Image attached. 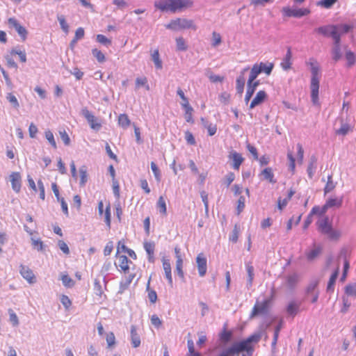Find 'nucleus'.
Segmentation results:
<instances>
[{
	"mask_svg": "<svg viewBox=\"0 0 356 356\" xmlns=\"http://www.w3.org/2000/svg\"><path fill=\"white\" fill-rule=\"evenodd\" d=\"M306 65L310 67L312 72L311 79V98L314 104H318V90H319V65L316 60L314 58H310L306 62Z\"/></svg>",
	"mask_w": 356,
	"mask_h": 356,
	"instance_id": "nucleus-1",
	"label": "nucleus"
},
{
	"mask_svg": "<svg viewBox=\"0 0 356 356\" xmlns=\"http://www.w3.org/2000/svg\"><path fill=\"white\" fill-rule=\"evenodd\" d=\"M193 2L190 0H159L156 1L154 6L161 11H170L176 13L183 9L190 8Z\"/></svg>",
	"mask_w": 356,
	"mask_h": 356,
	"instance_id": "nucleus-2",
	"label": "nucleus"
},
{
	"mask_svg": "<svg viewBox=\"0 0 356 356\" xmlns=\"http://www.w3.org/2000/svg\"><path fill=\"white\" fill-rule=\"evenodd\" d=\"M261 337L260 333H255L249 336L245 340L234 343L232 347L236 354L245 351L248 355H252L254 352L252 343H257L260 341Z\"/></svg>",
	"mask_w": 356,
	"mask_h": 356,
	"instance_id": "nucleus-3",
	"label": "nucleus"
},
{
	"mask_svg": "<svg viewBox=\"0 0 356 356\" xmlns=\"http://www.w3.org/2000/svg\"><path fill=\"white\" fill-rule=\"evenodd\" d=\"M318 230L323 234L327 235L330 239H337L340 236L339 232L332 228V221L326 216H321L316 222Z\"/></svg>",
	"mask_w": 356,
	"mask_h": 356,
	"instance_id": "nucleus-4",
	"label": "nucleus"
},
{
	"mask_svg": "<svg viewBox=\"0 0 356 356\" xmlns=\"http://www.w3.org/2000/svg\"><path fill=\"white\" fill-rule=\"evenodd\" d=\"M166 29L179 31L182 29H196V26L194 24L193 21L184 18H177L176 19L170 21V22L165 25Z\"/></svg>",
	"mask_w": 356,
	"mask_h": 356,
	"instance_id": "nucleus-5",
	"label": "nucleus"
},
{
	"mask_svg": "<svg viewBox=\"0 0 356 356\" xmlns=\"http://www.w3.org/2000/svg\"><path fill=\"white\" fill-rule=\"evenodd\" d=\"M115 257L118 259V267L120 268V270L124 275L128 274L127 276H125V284L129 285L135 277L134 274H129V264H132V262L125 255H118Z\"/></svg>",
	"mask_w": 356,
	"mask_h": 356,
	"instance_id": "nucleus-6",
	"label": "nucleus"
},
{
	"mask_svg": "<svg viewBox=\"0 0 356 356\" xmlns=\"http://www.w3.org/2000/svg\"><path fill=\"white\" fill-rule=\"evenodd\" d=\"M8 24L10 28L15 29L20 36L22 41H25L27 38L28 31L26 29L21 25L19 22L14 17L8 19Z\"/></svg>",
	"mask_w": 356,
	"mask_h": 356,
	"instance_id": "nucleus-7",
	"label": "nucleus"
},
{
	"mask_svg": "<svg viewBox=\"0 0 356 356\" xmlns=\"http://www.w3.org/2000/svg\"><path fill=\"white\" fill-rule=\"evenodd\" d=\"M269 303L270 301L268 300H265L261 302H257L251 312L250 318H252L257 315L266 313L268 311Z\"/></svg>",
	"mask_w": 356,
	"mask_h": 356,
	"instance_id": "nucleus-8",
	"label": "nucleus"
},
{
	"mask_svg": "<svg viewBox=\"0 0 356 356\" xmlns=\"http://www.w3.org/2000/svg\"><path fill=\"white\" fill-rule=\"evenodd\" d=\"M343 203V197H330L329 198L321 209V213H325L327 210L332 207L339 208L341 207Z\"/></svg>",
	"mask_w": 356,
	"mask_h": 356,
	"instance_id": "nucleus-9",
	"label": "nucleus"
},
{
	"mask_svg": "<svg viewBox=\"0 0 356 356\" xmlns=\"http://www.w3.org/2000/svg\"><path fill=\"white\" fill-rule=\"evenodd\" d=\"M283 13L284 15L287 17H300L309 14V10L306 8L291 9L289 7H286L283 8Z\"/></svg>",
	"mask_w": 356,
	"mask_h": 356,
	"instance_id": "nucleus-10",
	"label": "nucleus"
},
{
	"mask_svg": "<svg viewBox=\"0 0 356 356\" xmlns=\"http://www.w3.org/2000/svg\"><path fill=\"white\" fill-rule=\"evenodd\" d=\"M9 177L13 190L16 193H19L22 186L21 174L19 172H13Z\"/></svg>",
	"mask_w": 356,
	"mask_h": 356,
	"instance_id": "nucleus-11",
	"label": "nucleus"
},
{
	"mask_svg": "<svg viewBox=\"0 0 356 356\" xmlns=\"http://www.w3.org/2000/svg\"><path fill=\"white\" fill-rule=\"evenodd\" d=\"M196 263L200 276L203 277L207 273V259L203 253H200L196 257Z\"/></svg>",
	"mask_w": 356,
	"mask_h": 356,
	"instance_id": "nucleus-12",
	"label": "nucleus"
},
{
	"mask_svg": "<svg viewBox=\"0 0 356 356\" xmlns=\"http://www.w3.org/2000/svg\"><path fill=\"white\" fill-rule=\"evenodd\" d=\"M19 273L30 284H33L36 282V277L29 267L21 265Z\"/></svg>",
	"mask_w": 356,
	"mask_h": 356,
	"instance_id": "nucleus-13",
	"label": "nucleus"
},
{
	"mask_svg": "<svg viewBox=\"0 0 356 356\" xmlns=\"http://www.w3.org/2000/svg\"><path fill=\"white\" fill-rule=\"evenodd\" d=\"M228 158L232 161V168L234 170H238L241 165L244 161L242 155L236 151H232L229 152Z\"/></svg>",
	"mask_w": 356,
	"mask_h": 356,
	"instance_id": "nucleus-14",
	"label": "nucleus"
},
{
	"mask_svg": "<svg viewBox=\"0 0 356 356\" xmlns=\"http://www.w3.org/2000/svg\"><path fill=\"white\" fill-rule=\"evenodd\" d=\"M83 114L92 129L99 130L100 129L101 124L88 110L83 109Z\"/></svg>",
	"mask_w": 356,
	"mask_h": 356,
	"instance_id": "nucleus-15",
	"label": "nucleus"
},
{
	"mask_svg": "<svg viewBox=\"0 0 356 356\" xmlns=\"http://www.w3.org/2000/svg\"><path fill=\"white\" fill-rule=\"evenodd\" d=\"M130 337L131 345L134 348H138L141 344L140 334L137 332L136 325H131L130 329Z\"/></svg>",
	"mask_w": 356,
	"mask_h": 356,
	"instance_id": "nucleus-16",
	"label": "nucleus"
},
{
	"mask_svg": "<svg viewBox=\"0 0 356 356\" xmlns=\"http://www.w3.org/2000/svg\"><path fill=\"white\" fill-rule=\"evenodd\" d=\"M267 98V94L264 90H259L250 104V108L252 109L257 105L263 103Z\"/></svg>",
	"mask_w": 356,
	"mask_h": 356,
	"instance_id": "nucleus-17",
	"label": "nucleus"
},
{
	"mask_svg": "<svg viewBox=\"0 0 356 356\" xmlns=\"http://www.w3.org/2000/svg\"><path fill=\"white\" fill-rule=\"evenodd\" d=\"M163 268L165 273V277L167 278L168 283L172 284V277L171 273V265L170 260L165 258L162 259Z\"/></svg>",
	"mask_w": 356,
	"mask_h": 356,
	"instance_id": "nucleus-18",
	"label": "nucleus"
},
{
	"mask_svg": "<svg viewBox=\"0 0 356 356\" xmlns=\"http://www.w3.org/2000/svg\"><path fill=\"white\" fill-rule=\"evenodd\" d=\"M292 53L291 48H288L286 54L281 63V66L284 70H289L291 67Z\"/></svg>",
	"mask_w": 356,
	"mask_h": 356,
	"instance_id": "nucleus-19",
	"label": "nucleus"
},
{
	"mask_svg": "<svg viewBox=\"0 0 356 356\" xmlns=\"http://www.w3.org/2000/svg\"><path fill=\"white\" fill-rule=\"evenodd\" d=\"M150 282H151V277L149 278L147 285H146V291L147 293V298L149 300V302L152 304L156 303L157 301V294L156 292L153 289L150 288Z\"/></svg>",
	"mask_w": 356,
	"mask_h": 356,
	"instance_id": "nucleus-20",
	"label": "nucleus"
},
{
	"mask_svg": "<svg viewBox=\"0 0 356 356\" xmlns=\"http://www.w3.org/2000/svg\"><path fill=\"white\" fill-rule=\"evenodd\" d=\"M248 70V68L243 69V71L241 73V75L236 79V88L237 92L239 94H242L243 92L245 82V76H244V73Z\"/></svg>",
	"mask_w": 356,
	"mask_h": 356,
	"instance_id": "nucleus-21",
	"label": "nucleus"
},
{
	"mask_svg": "<svg viewBox=\"0 0 356 356\" xmlns=\"http://www.w3.org/2000/svg\"><path fill=\"white\" fill-rule=\"evenodd\" d=\"M261 72H262L261 67L259 66L258 64H254L250 70V74L248 81H249L250 83L255 82L254 80Z\"/></svg>",
	"mask_w": 356,
	"mask_h": 356,
	"instance_id": "nucleus-22",
	"label": "nucleus"
},
{
	"mask_svg": "<svg viewBox=\"0 0 356 356\" xmlns=\"http://www.w3.org/2000/svg\"><path fill=\"white\" fill-rule=\"evenodd\" d=\"M79 184L81 186H84L88 181V168L86 165H82L79 168Z\"/></svg>",
	"mask_w": 356,
	"mask_h": 356,
	"instance_id": "nucleus-23",
	"label": "nucleus"
},
{
	"mask_svg": "<svg viewBox=\"0 0 356 356\" xmlns=\"http://www.w3.org/2000/svg\"><path fill=\"white\" fill-rule=\"evenodd\" d=\"M295 191L291 189L288 193L286 197L282 199L279 198L277 201V207L280 210H282L288 204L289 201L291 199L292 196L294 195Z\"/></svg>",
	"mask_w": 356,
	"mask_h": 356,
	"instance_id": "nucleus-24",
	"label": "nucleus"
},
{
	"mask_svg": "<svg viewBox=\"0 0 356 356\" xmlns=\"http://www.w3.org/2000/svg\"><path fill=\"white\" fill-rule=\"evenodd\" d=\"M330 33V36L334 40L335 45L339 46L340 44L341 33L339 32L338 27L337 26H331V31Z\"/></svg>",
	"mask_w": 356,
	"mask_h": 356,
	"instance_id": "nucleus-25",
	"label": "nucleus"
},
{
	"mask_svg": "<svg viewBox=\"0 0 356 356\" xmlns=\"http://www.w3.org/2000/svg\"><path fill=\"white\" fill-rule=\"evenodd\" d=\"M339 268L337 267V268L335 269L334 273L330 276V280L327 283V290L328 291H334V286L336 280L339 275Z\"/></svg>",
	"mask_w": 356,
	"mask_h": 356,
	"instance_id": "nucleus-26",
	"label": "nucleus"
},
{
	"mask_svg": "<svg viewBox=\"0 0 356 356\" xmlns=\"http://www.w3.org/2000/svg\"><path fill=\"white\" fill-rule=\"evenodd\" d=\"M135 86L136 89L140 87H144L147 90H149L150 89L147 79L145 76L137 77L135 81Z\"/></svg>",
	"mask_w": 356,
	"mask_h": 356,
	"instance_id": "nucleus-27",
	"label": "nucleus"
},
{
	"mask_svg": "<svg viewBox=\"0 0 356 356\" xmlns=\"http://www.w3.org/2000/svg\"><path fill=\"white\" fill-rule=\"evenodd\" d=\"M264 178L268 180L270 183H276V179H274V174L271 168H266L261 172Z\"/></svg>",
	"mask_w": 356,
	"mask_h": 356,
	"instance_id": "nucleus-28",
	"label": "nucleus"
},
{
	"mask_svg": "<svg viewBox=\"0 0 356 356\" xmlns=\"http://www.w3.org/2000/svg\"><path fill=\"white\" fill-rule=\"evenodd\" d=\"M118 124L123 129H127L131 124V121L127 114H120L118 116Z\"/></svg>",
	"mask_w": 356,
	"mask_h": 356,
	"instance_id": "nucleus-29",
	"label": "nucleus"
},
{
	"mask_svg": "<svg viewBox=\"0 0 356 356\" xmlns=\"http://www.w3.org/2000/svg\"><path fill=\"white\" fill-rule=\"evenodd\" d=\"M156 206L159 210L160 213L162 214L163 216H166L167 207H166L165 199L163 196L159 197L157 204H156Z\"/></svg>",
	"mask_w": 356,
	"mask_h": 356,
	"instance_id": "nucleus-30",
	"label": "nucleus"
},
{
	"mask_svg": "<svg viewBox=\"0 0 356 356\" xmlns=\"http://www.w3.org/2000/svg\"><path fill=\"white\" fill-rule=\"evenodd\" d=\"M144 248L148 254L149 259L151 260L154 257L155 245L153 242H145L144 243Z\"/></svg>",
	"mask_w": 356,
	"mask_h": 356,
	"instance_id": "nucleus-31",
	"label": "nucleus"
},
{
	"mask_svg": "<svg viewBox=\"0 0 356 356\" xmlns=\"http://www.w3.org/2000/svg\"><path fill=\"white\" fill-rule=\"evenodd\" d=\"M336 187V183L332 180V175L327 177V181L324 188L325 195L332 191Z\"/></svg>",
	"mask_w": 356,
	"mask_h": 356,
	"instance_id": "nucleus-32",
	"label": "nucleus"
},
{
	"mask_svg": "<svg viewBox=\"0 0 356 356\" xmlns=\"http://www.w3.org/2000/svg\"><path fill=\"white\" fill-rule=\"evenodd\" d=\"M319 211V208L317 207H313L309 215L307 217L303 223V229L306 230L311 223L312 222V214L317 213Z\"/></svg>",
	"mask_w": 356,
	"mask_h": 356,
	"instance_id": "nucleus-33",
	"label": "nucleus"
},
{
	"mask_svg": "<svg viewBox=\"0 0 356 356\" xmlns=\"http://www.w3.org/2000/svg\"><path fill=\"white\" fill-rule=\"evenodd\" d=\"M232 332L224 328L220 334V339L223 343H227L231 340Z\"/></svg>",
	"mask_w": 356,
	"mask_h": 356,
	"instance_id": "nucleus-34",
	"label": "nucleus"
},
{
	"mask_svg": "<svg viewBox=\"0 0 356 356\" xmlns=\"http://www.w3.org/2000/svg\"><path fill=\"white\" fill-rule=\"evenodd\" d=\"M61 280L63 285L67 288L72 287L75 284L74 281L67 274L62 275Z\"/></svg>",
	"mask_w": 356,
	"mask_h": 356,
	"instance_id": "nucleus-35",
	"label": "nucleus"
},
{
	"mask_svg": "<svg viewBox=\"0 0 356 356\" xmlns=\"http://www.w3.org/2000/svg\"><path fill=\"white\" fill-rule=\"evenodd\" d=\"M45 138L48 142L51 144L54 149L57 148V145L54 139L53 133L50 130H46L44 132Z\"/></svg>",
	"mask_w": 356,
	"mask_h": 356,
	"instance_id": "nucleus-36",
	"label": "nucleus"
},
{
	"mask_svg": "<svg viewBox=\"0 0 356 356\" xmlns=\"http://www.w3.org/2000/svg\"><path fill=\"white\" fill-rule=\"evenodd\" d=\"M92 54L99 63H104L106 60L104 54L98 49H92Z\"/></svg>",
	"mask_w": 356,
	"mask_h": 356,
	"instance_id": "nucleus-37",
	"label": "nucleus"
},
{
	"mask_svg": "<svg viewBox=\"0 0 356 356\" xmlns=\"http://www.w3.org/2000/svg\"><path fill=\"white\" fill-rule=\"evenodd\" d=\"M176 44L178 51H186L188 48L186 41L182 37L176 38Z\"/></svg>",
	"mask_w": 356,
	"mask_h": 356,
	"instance_id": "nucleus-38",
	"label": "nucleus"
},
{
	"mask_svg": "<svg viewBox=\"0 0 356 356\" xmlns=\"http://www.w3.org/2000/svg\"><path fill=\"white\" fill-rule=\"evenodd\" d=\"M152 58L154 63V65L157 69L162 68V62L159 58V50H155L152 54Z\"/></svg>",
	"mask_w": 356,
	"mask_h": 356,
	"instance_id": "nucleus-39",
	"label": "nucleus"
},
{
	"mask_svg": "<svg viewBox=\"0 0 356 356\" xmlns=\"http://www.w3.org/2000/svg\"><path fill=\"white\" fill-rule=\"evenodd\" d=\"M316 159L315 157H313L311 159V161L309 162L308 167H307V173L309 177V178H312L314 173L316 170Z\"/></svg>",
	"mask_w": 356,
	"mask_h": 356,
	"instance_id": "nucleus-40",
	"label": "nucleus"
},
{
	"mask_svg": "<svg viewBox=\"0 0 356 356\" xmlns=\"http://www.w3.org/2000/svg\"><path fill=\"white\" fill-rule=\"evenodd\" d=\"M345 293L349 296L356 298V283L348 284L345 288Z\"/></svg>",
	"mask_w": 356,
	"mask_h": 356,
	"instance_id": "nucleus-41",
	"label": "nucleus"
},
{
	"mask_svg": "<svg viewBox=\"0 0 356 356\" xmlns=\"http://www.w3.org/2000/svg\"><path fill=\"white\" fill-rule=\"evenodd\" d=\"M350 131H351V127L349 124L345 123L342 124L341 127L336 130L335 133L337 135H342L345 136Z\"/></svg>",
	"mask_w": 356,
	"mask_h": 356,
	"instance_id": "nucleus-42",
	"label": "nucleus"
},
{
	"mask_svg": "<svg viewBox=\"0 0 356 356\" xmlns=\"http://www.w3.org/2000/svg\"><path fill=\"white\" fill-rule=\"evenodd\" d=\"M287 158L289 161V169L293 174H294L296 170V160L293 156L292 152L289 151L287 153Z\"/></svg>",
	"mask_w": 356,
	"mask_h": 356,
	"instance_id": "nucleus-43",
	"label": "nucleus"
},
{
	"mask_svg": "<svg viewBox=\"0 0 356 356\" xmlns=\"http://www.w3.org/2000/svg\"><path fill=\"white\" fill-rule=\"evenodd\" d=\"M321 252L320 247L316 248L307 253V258L308 260L312 261Z\"/></svg>",
	"mask_w": 356,
	"mask_h": 356,
	"instance_id": "nucleus-44",
	"label": "nucleus"
},
{
	"mask_svg": "<svg viewBox=\"0 0 356 356\" xmlns=\"http://www.w3.org/2000/svg\"><path fill=\"white\" fill-rule=\"evenodd\" d=\"M189 356H201L200 353L195 351L194 343L192 339H188L187 341Z\"/></svg>",
	"mask_w": 356,
	"mask_h": 356,
	"instance_id": "nucleus-45",
	"label": "nucleus"
},
{
	"mask_svg": "<svg viewBox=\"0 0 356 356\" xmlns=\"http://www.w3.org/2000/svg\"><path fill=\"white\" fill-rule=\"evenodd\" d=\"M346 58L347 60L348 67L353 65L356 60L355 55L351 51H348L346 53Z\"/></svg>",
	"mask_w": 356,
	"mask_h": 356,
	"instance_id": "nucleus-46",
	"label": "nucleus"
},
{
	"mask_svg": "<svg viewBox=\"0 0 356 356\" xmlns=\"http://www.w3.org/2000/svg\"><path fill=\"white\" fill-rule=\"evenodd\" d=\"M129 248H128L124 242L123 241H120L118 243L117 245V251L115 256L120 255V252H126L129 250Z\"/></svg>",
	"mask_w": 356,
	"mask_h": 356,
	"instance_id": "nucleus-47",
	"label": "nucleus"
},
{
	"mask_svg": "<svg viewBox=\"0 0 356 356\" xmlns=\"http://www.w3.org/2000/svg\"><path fill=\"white\" fill-rule=\"evenodd\" d=\"M246 270L248 275V282L250 285H252L254 276V267L251 265V264H248L246 265Z\"/></svg>",
	"mask_w": 356,
	"mask_h": 356,
	"instance_id": "nucleus-48",
	"label": "nucleus"
},
{
	"mask_svg": "<svg viewBox=\"0 0 356 356\" xmlns=\"http://www.w3.org/2000/svg\"><path fill=\"white\" fill-rule=\"evenodd\" d=\"M184 110H185L184 117H185L186 121L188 122H190V123H193L194 120L193 118V108L188 107V108H184Z\"/></svg>",
	"mask_w": 356,
	"mask_h": 356,
	"instance_id": "nucleus-49",
	"label": "nucleus"
},
{
	"mask_svg": "<svg viewBox=\"0 0 356 356\" xmlns=\"http://www.w3.org/2000/svg\"><path fill=\"white\" fill-rule=\"evenodd\" d=\"M8 101L13 106L14 108H18L19 106V102L16 97L11 92L8 93L6 96Z\"/></svg>",
	"mask_w": 356,
	"mask_h": 356,
	"instance_id": "nucleus-50",
	"label": "nucleus"
},
{
	"mask_svg": "<svg viewBox=\"0 0 356 356\" xmlns=\"http://www.w3.org/2000/svg\"><path fill=\"white\" fill-rule=\"evenodd\" d=\"M258 85H259V81L250 83L249 81H248V88H247V91H246V94L250 95L252 96V95L254 94V92L256 90V88L258 86Z\"/></svg>",
	"mask_w": 356,
	"mask_h": 356,
	"instance_id": "nucleus-51",
	"label": "nucleus"
},
{
	"mask_svg": "<svg viewBox=\"0 0 356 356\" xmlns=\"http://www.w3.org/2000/svg\"><path fill=\"white\" fill-rule=\"evenodd\" d=\"M235 179V175L232 172H229L227 173V175L225 176L224 179V184L226 186L227 188H228L230 184L234 181Z\"/></svg>",
	"mask_w": 356,
	"mask_h": 356,
	"instance_id": "nucleus-52",
	"label": "nucleus"
},
{
	"mask_svg": "<svg viewBox=\"0 0 356 356\" xmlns=\"http://www.w3.org/2000/svg\"><path fill=\"white\" fill-rule=\"evenodd\" d=\"M106 341L108 348H111L115 344V337L113 332H111L106 334Z\"/></svg>",
	"mask_w": 356,
	"mask_h": 356,
	"instance_id": "nucleus-53",
	"label": "nucleus"
},
{
	"mask_svg": "<svg viewBox=\"0 0 356 356\" xmlns=\"http://www.w3.org/2000/svg\"><path fill=\"white\" fill-rule=\"evenodd\" d=\"M104 220L108 228L111 227V206L110 204H108L105 209L104 212Z\"/></svg>",
	"mask_w": 356,
	"mask_h": 356,
	"instance_id": "nucleus-54",
	"label": "nucleus"
},
{
	"mask_svg": "<svg viewBox=\"0 0 356 356\" xmlns=\"http://www.w3.org/2000/svg\"><path fill=\"white\" fill-rule=\"evenodd\" d=\"M97 41L102 44L104 45H111V40L108 38H107L105 35L102 34H98L97 35Z\"/></svg>",
	"mask_w": 356,
	"mask_h": 356,
	"instance_id": "nucleus-55",
	"label": "nucleus"
},
{
	"mask_svg": "<svg viewBox=\"0 0 356 356\" xmlns=\"http://www.w3.org/2000/svg\"><path fill=\"white\" fill-rule=\"evenodd\" d=\"M11 54H16V55H18L19 59H20V61L22 63H26V52L24 50L22 51V50H15V49H13L11 51Z\"/></svg>",
	"mask_w": 356,
	"mask_h": 356,
	"instance_id": "nucleus-56",
	"label": "nucleus"
},
{
	"mask_svg": "<svg viewBox=\"0 0 356 356\" xmlns=\"http://www.w3.org/2000/svg\"><path fill=\"white\" fill-rule=\"evenodd\" d=\"M84 29L81 27L78 28L75 31V35L72 40V42H76L79 40L84 37Z\"/></svg>",
	"mask_w": 356,
	"mask_h": 356,
	"instance_id": "nucleus-57",
	"label": "nucleus"
},
{
	"mask_svg": "<svg viewBox=\"0 0 356 356\" xmlns=\"http://www.w3.org/2000/svg\"><path fill=\"white\" fill-rule=\"evenodd\" d=\"M183 268V259L176 261V271L177 275L181 277L184 278V274L182 270Z\"/></svg>",
	"mask_w": 356,
	"mask_h": 356,
	"instance_id": "nucleus-58",
	"label": "nucleus"
},
{
	"mask_svg": "<svg viewBox=\"0 0 356 356\" xmlns=\"http://www.w3.org/2000/svg\"><path fill=\"white\" fill-rule=\"evenodd\" d=\"M297 157H298V161L299 163H302L303 159H304V149L300 143L297 144Z\"/></svg>",
	"mask_w": 356,
	"mask_h": 356,
	"instance_id": "nucleus-59",
	"label": "nucleus"
},
{
	"mask_svg": "<svg viewBox=\"0 0 356 356\" xmlns=\"http://www.w3.org/2000/svg\"><path fill=\"white\" fill-rule=\"evenodd\" d=\"M151 169L154 175L155 179L160 181L161 180V172L154 162L151 163Z\"/></svg>",
	"mask_w": 356,
	"mask_h": 356,
	"instance_id": "nucleus-60",
	"label": "nucleus"
},
{
	"mask_svg": "<svg viewBox=\"0 0 356 356\" xmlns=\"http://www.w3.org/2000/svg\"><path fill=\"white\" fill-rule=\"evenodd\" d=\"M8 314H9L10 321L12 323V324L14 326L18 325V324H19L18 318H17V316L16 315V314L14 312V311L12 309H9Z\"/></svg>",
	"mask_w": 356,
	"mask_h": 356,
	"instance_id": "nucleus-61",
	"label": "nucleus"
},
{
	"mask_svg": "<svg viewBox=\"0 0 356 356\" xmlns=\"http://www.w3.org/2000/svg\"><path fill=\"white\" fill-rule=\"evenodd\" d=\"M337 0H321L318 5L325 8H331Z\"/></svg>",
	"mask_w": 356,
	"mask_h": 356,
	"instance_id": "nucleus-62",
	"label": "nucleus"
},
{
	"mask_svg": "<svg viewBox=\"0 0 356 356\" xmlns=\"http://www.w3.org/2000/svg\"><path fill=\"white\" fill-rule=\"evenodd\" d=\"M151 323L156 328H159L162 325V321L159 318V317L156 315L153 314L151 316Z\"/></svg>",
	"mask_w": 356,
	"mask_h": 356,
	"instance_id": "nucleus-63",
	"label": "nucleus"
},
{
	"mask_svg": "<svg viewBox=\"0 0 356 356\" xmlns=\"http://www.w3.org/2000/svg\"><path fill=\"white\" fill-rule=\"evenodd\" d=\"M204 127L207 128L209 136H213L216 133L217 127L216 124H209L207 122H206L204 123Z\"/></svg>",
	"mask_w": 356,
	"mask_h": 356,
	"instance_id": "nucleus-64",
	"label": "nucleus"
}]
</instances>
